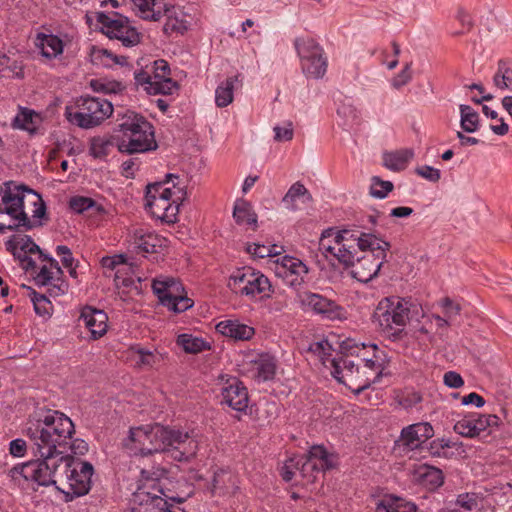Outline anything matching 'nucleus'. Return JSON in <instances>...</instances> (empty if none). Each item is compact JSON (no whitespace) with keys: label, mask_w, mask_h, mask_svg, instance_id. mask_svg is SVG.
Here are the masks:
<instances>
[{"label":"nucleus","mask_w":512,"mask_h":512,"mask_svg":"<svg viewBox=\"0 0 512 512\" xmlns=\"http://www.w3.org/2000/svg\"><path fill=\"white\" fill-rule=\"evenodd\" d=\"M73 422L65 414L48 411L31 423L26 435L31 441V451L36 459L18 464L9 470V477L18 486L32 481L39 486H58L67 455L65 449Z\"/></svg>","instance_id":"f257e3e1"},{"label":"nucleus","mask_w":512,"mask_h":512,"mask_svg":"<svg viewBox=\"0 0 512 512\" xmlns=\"http://www.w3.org/2000/svg\"><path fill=\"white\" fill-rule=\"evenodd\" d=\"M123 447L135 456L170 452L174 460L181 462L196 455L198 443L187 432L154 424L131 428L123 440Z\"/></svg>","instance_id":"f03ea898"},{"label":"nucleus","mask_w":512,"mask_h":512,"mask_svg":"<svg viewBox=\"0 0 512 512\" xmlns=\"http://www.w3.org/2000/svg\"><path fill=\"white\" fill-rule=\"evenodd\" d=\"M168 471L160 466L142 469L132 495L131 512H185L180 507L185 498L174 496L167 488Z\"/></svg>","instance_id":"7ed1b4c3"},{"label":"nucleus","mask_w":512,"mask_h":512,"mask_svg":"<svg viewBox=\"0 0 512 512\" xmlns=\"http://www.w3.org/2000/svg\"><path fill=\"white\" fill-rule=\"evenodd\" d=\"M114 130L122 134L117 139V148L121 153H145L158 147L152 124L134 111L117 110Z\"/></svg>","instance_id":"20e7f679"},{"label":"nucleus","mask_w":512,"mask_h":512,"mask_svg":"<svg viewBox=\"0 0 512 512\" xmlns=\"http://www.w3.org/2000/svg\"><path fill=\"white\" fill-rule=\"evenodd\" d=\"M357 247L363 255L358 256L357 251L351 250V263L345 266L351 267L353 278L367 283L378 275L391 245L373 233L361 232L357 238Z\"/></svg>","instance_id":"39448f33"},{"label":"nucleus","mask_w":512,"mask_h":512,"mask_svg":"<svg viewBox=\"0 0 512 512\" xmlns=\"http://www.w3.org/2000/svg\"><path fill=\"white\" fill-rule=\"evenodd\" d=\"M419 308L410 300L400 297L383 298L376 306L373 313V321L384 332L402 331L406 324L415 316H418Z\"/></svg>","instance_id":"423d86ee"},{"label":"nucleus","mask_w":512,"mask_h":512,"mask_svg":"<svg viewBox=\"0 0 512 512\" xmlns=\"http://www.w3.org/2000/svg\"><path fill=\"white\" fill-rule=\"evenodd\" d=\"M114 112L110 101L101 97L81 96L74 105L67 106V120L82 129H91L102 124Z\"/></svg>","instance_id":"0eeeda50"},{"label":"nucleus","mask_w":512,"mask_h":512,"mask_svg":"<svg viewBox=\"0 0 512 512\" xmlns=\"http://www.w3.org/2000/svg\"><path fill=\"white\" fill-rule=\"evenodd\" d=\"M65 464H67L68 469H63L58 484L67 486L68 490L61 486H57V489L65 494L66 501H71L75 497L84 496L90 491L94 469L91 463L75 459L70 455H67Z\"/></svg>","instance_id":"6e6552de"},{"label":"nucleus","mask_w":512,"mask_h":512,"mask_svg":"<svg viewBox=\"0 0 512 512\" xmlns=\"http://www.w3.org/2000/svg\"><path fill=\"white\" fill-rule=\"evenodd\" d=\"M228 287L233 292L250 298L260 296L261 299H268L273 293L268 277L251 267H243L235 271L229 277Z\"/></svg>","instance_id":"1a4fd4ad"},{"label":"nucleus","mask_w":512,"mask_h":512,"mask_svg":"<svg viewBox=\"0 0 512 512\" xmlns=\"http://www.w3.org/2000/svg\"><path fill=\"white\" fill-rule=\"evenodd\" d=\"M24 184L5 181L0 184V214H7L13 220L22 221L24 231L41 226V222H32L23 209Z\"/></svg>","instance_id":"9d476101"},{"label":"nucleus","mask_w":512,"mask_h":512,"mask_svg":"<svg viewBox=\"0 0 512 512\" xmlns=\"http://www.w3.org/2000/svg\"><path fill=\"white\" fill-rule=\"evenodd\" d=\"M331 368L332 376L357 395L375 383V378L371 377L369 371L361 369V364H355L347 356L332 358Z\"/></svg>","instance_id":"9b49d317"},{"label":"nucleus","mask_w":512,"mask_h":512,"mask_svg":"<svg viewBox=\"0 0 512 512\" xmlns=\"http://www.w3.org/2000/svg\"><path fill=\"white\" fill-rule=\"evenodd\" d=\"M303 73L311 78H322L327 70L323 48L311 37H298L294 41Z\"/></svg>","instance_id":"f8f14e48"},{"label":"nucleus","mask_w":512,"mask_h":512,"mask_svg":"<svg viewBox=\"0 0 512 512\" xmlns=\"http://www.w3.org/2000/svg\"><path fill=\"white\" fill-rule=\"evenodd\" d=\"M170 66L164 59L154 61L152 72L139 71L135 73L137 85L143 86L148 94L170 95L178 89V84L171 77Z\"/></svg>","instance_id":"ddd939ff"},{"label":"nucleus","mask_w":512,"mask_h":512,"mask_svg":"<svg viewBox=\"0 0 512 512\" xmlns=\"http://www.w3.org/2000/svg\"><path fill=\"white\" fill-rule=\"evenodd\" d=\"M96 18L101 25V31L110 39L120 40L126 47H132L140 43L141 35L130 25L127 17L118 13L111 16L99 12Z\"/></svg>","instance_id":"4468645a"},{"label":"nucleus","mask_w":512,"mask_h":512,"mask_svg":"<svg viewBox=\"0 0 512 512\" xmlns=\"http://www.w3.org/2000/svg\"><path fill=\"white\" fill-rule=\"evenodd\" d=\"M299 303L304 310L311 311L327 320H343L346 318L345 310L321 294L304 291L298 294Z\"/></svg>","instance_id":"2eb2a0df"},{"label":"nucleus","mask_w":512,"mask_h":512,"mask_svg":"<svg viewBox=\"0 0 512 512\" xmlns=\"http://www.w3.org/2000/svg\"><path fill=\"white\" fill-rule=\"evenodd\" d=\"M340 348L342 354L346 356L355 355L356 357L360 358L362 362L361 369L369 371V373H371V377L375 378V382L379 380L382 375L383 366L381 364V358L376 354L378 351L377 345L370 344L368 346V348H370L373 352L372 357L366 356L365 350L367 349V346L364 343L359 345L351 339L343 341L340 345Z\"/></svg>","instance_id":"dca6fc26"},{"label":"nucleus","mask_w":512,"mask_h":512,"mask_svg":"<svg viewBox=\"0 0 512 512\" xmlns=\"http://www.w3.org/2000/svg\"><path fill=\"white\" fill-rule=\"evenodd\" d=\"M186 194H177L173 197L162 196L157 198L150 196L146 201V207L151 214L166 223H174L177 220L180 202L184 200Z\"/></svg>","instance_id":"f3484780"},{"label":"nucleus","mask_w":512,"mask_h":512,"mask_svg":"<svg viewBox=\"0 0 512 512\" xmlns=\"http://www.w3.org/2000/svg\"><path fill=\"white\" fill-rule=\"evenodd\" d=\"M221 403L232 409L243 412L248 407L249 397L247 388L237 378H230L221 389Z\"/></svg>","instance_id":"a211bd4d"},{"label":"nucleus","mask_w":512,"mask_h":512,"mask_svg":"<svg viewBox=\"0 0 512 512\" xmlns=\"http://www.w3.org/2000/svg\"><path fill=\"white\" fill-rule=\"evenodd\" d=\"M434 435V429L428 422L411 424L401 431L400 441L409 450H415L422 446Z\"/></svg>","instance_id":"6ab92c4d"},{"label":"nucleus","mask_w":512,"mask_h":512,"mask_svg":"<svg viewBox=\"0 0 512 512\" xmlns=\"http://www.w3.org/2000/svg\"><path fill=\"white\" fill-rule=\"evenodd\" d=\"M352 246L342 247L334 242V230L332 228L325 230L319 241V250L328 260H337L343 265L351 263Z\"/></svg>","instance_id":"aec40b11"},{"label":"nucleus","mask_w":512,"mask_h":512,"mask_svg":"<svg viewBox=\"0 0 512 512\" xmlns=\"http://www.w3.org/2000/svg\"><path fill=\"white\" fill-rule=\"evenodd\" d=\"M107 321L108 317L104 311L91 306L84 307L79 317V322L89 330L90 338L93 340L101 338L107 332Z\"/></svg>","instance_id":"412c9836"},{"label":"nucleus","mask_w":512,"mask_h":512,"mask_svg":"<svg viewBox=\"0 0 512 512\" xmlns=\"http://www.w3.org/2000/svg\"><path fill=\"white\" fill-rule=\"evenodd\" d=\"M153 292L157 295L160 303L166 307L184 292L182 283L174 278L154 279L152 283Z\"/></svg>","instance_id":"4be33fe9"},{"label":"nucleus","mask_w":512,"mask_h":512,"mask_svg":"<svg viewBox=\"0 0 512 512\" xmlns=\"http://www.w3.org/2000/svg\"><path fill=\"white\" fill-rule=\"evenodd\" d=\"M174 179H179V176L176 174H167L164 182L149 184L145 195L146 201L151 199L150 196L157 198V196L173 197L177 194H186L184 188L178 187Z\"/></svg>","instance_id":"5701e85b"},{"label":"nucleus","mask_w":512,"mask_h":512,"mask_svg":"<svg viewBox=\"0 0 512 512\" xmlns=\"http://www.w3.org/2000/svg\"><path fill=\"white\" fill-rule=\"evenodd\" d=\"M162 16L166 17V22L163 26V32L166 35L177 33L183 35L188 30V23L184 19L182 13H178L175 6L165 3L162 10Z\"/></svg>","instance_id":"b1692460"},{"label":"nucleus","mask_w":512,"mask_h":512,"mask_svg":"<svg viewBox=\"0 0 512 512\" xmlns=\"http://www.w3.org/2000/svg\"><path fill=\"white\" fill-rule=\"evenodd\" d=\"M216 329L224 336L235 340H249L255 333L254 328L237 320H225L217 324Z\"/></svg>","instance_id":"393cba45"},{"label":"nucleus","mask_w":512,"mask_h":512,"mask_svg":"<svg viewBox=\"0 0 512 512\" xmlns=\"http://www.w3.org/2000/svg\"><path fill=\"white\" fill-rule=\"evenodd\" d=\"M238 489L236 477L229 471L219 469L214 472L210 491L212 494L226 495Z\"/></svg>","instance_id":"a878e982"},{"label":"nucleus","mask_w":512,"mask_h":512,"mask_svg":"<svg viewBox=\"0 0 512 512\" xmlns=\"http://www.w3.org/2000/svg\"><path fill=\"white\" fill-rule=\"evenodd\" d=\"M275 273L277 276L287 279L293 274L306 275L308 268L298 258L285 255L276 260Z\"/></svg>","instance_id":"bb28decb"},{"label":"nucleus","mask_w":512,"mask_h":512,"mask_svg":"<svg viewBox=\"0 0 512 512\" xmlns=\"http://www.w3.org/2000/svg\"><path fill=\"white\" fill-rule=\"evenodd\" d=\"M414 477L418 483L430 489L438 488L444 483L443 472L427 464L419 465L414 471Z\"/></svg>","instance_id":"cd10ccee"},{"label":"nucleus","mask_w":512,"mask_h":512,"mask_svg":"<svg viewBox=\"0 0 512 512\" xmlns=\"http://www.w3.org/2000/svg\"><path fill=\"white\" fill-rule=\"evenodd\" d=\"M35 45L41 50L42 56L53 59L63 52V41L56 35L38 33Z\"/></svg>","instance_id":"c85d7f7f"},{"label":"nucleus","mask_w":512,"mask_h":512,"mask_svg":"<svg viewBox=\"0 0 512 512\" xmlns=\"http://www.w3.org/2000/svg\"><path fill=\"white\" fill-rule=\"evenodd\" d=\"M416 505L403 498L386 495L376 505V512H416Z\"/></svg>","instance_id":"c756f323"},{"label":"nucleus","mask_w":512,"mask_h":512,"mask_svg":"<svg viewBox=\"0 0 512 512\" xmlns=\"http://www.w3.org/2000/svg\"><path fill=\"white\" fill-rule=\"evenodd\" d=\"M163 240L153 232L137 230L134 234V244L143 253H157L163 246Z\"/></svg>","instance_id":"7c9ffc66"},{"label":"nucleus","mask_w":512,"mask_h":512,"mask_svg":"<svg viewBox=\"0 0 512 512\" xmlns=\"http://www.w3.org/2000/svg\"><path fill=\"white\" fill-rule=\"evenodd\" d=\"M414 152L411 149H401L394 152H386L383 154V164L392 171L404 170L409 161L413 158Z\"/></svg>","instance_id":"2f4dec72"},{"label":"nucleus","mask_w":512,"mask_h":512,"mask_svg":"<svg viewBox=\"0 0 512 512\" xmlns=\"http://www.w3.org/2000/svg\"><path fill=\"white\" fill-rule=\"evenodd\" d=\"M6 246L16 257L40 252V247L27 235L13 236L6 242Z\"/></svg>","instance_id":"473e14b6"},{"label":"nucleus","mask_w":512,"mask_h":512,"mask_svg":"<svg viewBox=\"0 0 512 512\" xmlns=\"http://www.w3.org/2000/svg\"><path fill=\"white\" fill-rule=\"evenodd\" d=\"M138 8L141 18L150 21H159L162 17L163 0H132Z\"/></svg>","instance_id":"72a5a7b5"},{"label":"nucleus","mask_w":512,"mask_h":512,"mask_svg":"<svg viewBox=\"0 0 512 512\" xmlns=\"http://www.w3.org/2000/svg\"><path fill=\"white\" fill-rule=\"evenodd\" d=\"M239 83V75H235L218 85L215 91V102L218 107L223 108L232 103L234 89Z\"/></svg>","instance_id":"f704fd0d"},{"label":"nucleus","mask_w":512,"mask_h":512,"mask_svg":"<svg viewBox=\"0 0 512 512\" xmlns=\"http://www.w3.org/2000/svg\"><path fill=\"white\" fill-rule=\"evenodd\" d=\"M300 198H305L308 202L313 200L311 193L301 182L298 181L292 184L288 189L287 193L282 198V204L286 209L296 211L298 209L296 201Z\"/></svg>","instance_id":"c9c22d12"},{"label":"nucleus","mask_w":512,"mask_h":512,"mask_svg":"<svg viewBox=\"0 0 512 512\" xmlns=\"http://www.w3.org/2000/svg\"><path fill=\"white\" fill-rule=\"evenodd\" d=\"M493 84L500 90L512 92V62L499 60L497 70L493 76Z\"/></svg>","instance_id":"e433bc0d"},{"label":"nucleus","mask_w":512,"mask_h":512,"mask_svg":"<svg viewBox=\"0 0 512 512\" xmlns=\"http://www.w3.org/2000/svg\"><path fill=\"white\" fill-rule=\"evenodd\" d=\"M233 217L239 225H256L257 223V215L253 211L251 204L243 199L236 201L233 209Z\"/></svg>","instance_id":"4c0bfd02"},{"label":"nucleus","mask_w":512,"mask_h":512,"mask_svg":"<svg viewBox=\"0 0 512 512\" xmlns=\"http://www.w3.org/2000/svg\"><path fill=\"white\" fill-rule=\"evenodd\" d=\"M176 342L186 353L190 354H197L210 348V345L202 338L186 333L180 334Z\"/></svg>","instance_id":"58836bf2"},{"label":"nucleus","mask_w":512,"mask_h":512,"mask_svg":"<svg viewBox=\"0 0 512 512\" xmlns=\"http://www.w3.org/2000/svg\"><path fill=\"white\" fill-rule=\"evenodd\" d=\"M460 110V125L461 128L468 133H473L479 128V114L471 106L461 104Z\"/></svg>","instance_id":"ea45409f"},{"label":"nucleus","mask_w":512,"mask_h":512,"mask_svg":"<svg viewBox=\"0 0 512 512\" xmlns=\"http://www.w3.org/2000/svg\"><path fill=\"white\" fill-rule=\"evenodd\" d=\"M38 119V114L33 110L23 108L14 118L13 126L33 134L37 130L36 120Z\"/></svg>","instance_id":"a19ab883"},{"label":"nucleus","mask_w":512,"mask_h":512,"mask_svg":"<svg viewBox=\"0 0 512 512\" xmlns=\"http://www.w3.org/2000/svg\"><path fill=\"white\" fill-rule=\"evenodd\" d=\"M305 458L315 462L316 465L320 469L329 470L334 467V463L332 461V455H330L324 446L322 445H314L310 448Z\"/></svg>","instance_id":"79ce46f5"},{"label":"nucleus","mask_w":512,"mask_h":512,"mask_svg":"<svg viewBox=\"0 0 512 512\" xmlns=\"http://www.w3.org/2000/svg\"><path fill=\"white\" fill-rule=\"evenodd\" d=\"M295 459L297 470L307 482H314L319 473L326 471L325 469H320L315 462H312L304 456H296Z\"/></svg>","instance_id":"37998d69"},{"label":"nucleus","mask_w":512,"mask_h":512,"mask_svg":"<svg viewBox=\"0 0 512 512\" xmlns=\"http://www.w3.org/2000/svg\"><path fill=\"white\" fill-rule=\"evenodd\" d=\"M276 373V362L272 357H263L256 362L255 378L259 382L272 380Z\"/></svg>","instance_id":"c03bdc74"},{"label":"nucleus","mask_w":512,"mask_h":512,"mask_svg":"<svg viewBox=\"0 0 512 512\" xmlns=\"http://www.w3.org/2000/svg\"><path fill=\"white\" fill-rule=\"evenodd\" d=\"M470 416L473 423L472 428L475 430V437L490 427H498L500 425V418L494 414Z\"/></svg>","instance_id":"a18cd8bd"},{"label":"nucleus","mask_w":512,"mask_h":512,"mask_svg":"<svg viewBox=\"0 0 512 512\" xmlns=\"http://www.w3.org/2000/svg\"><path fill=\"white\" fill-rule=\"evenodd\" d=\"M26 198H28L29 202L32 203L35 207V209L32 211V217L36 219L44 218L46 216V205L40 194L25 185L23 201Z\"/></svg>","instance_id":"49530a36"},{"label":"nucleus","mask_w":512,"mask_h":512,"mask_svg":"<svg viewBox=\"0 0 512 512\" xmlns=\"http://www.w3.org/2000/svg\"><path fill=\"white\" fill-rule=\"evenodd\" d=\"M29 291V296L34 305L36 314L40 316L50 315L51 303L44 294L37 293L34 289L23 285Z\"/></svg>","instance_id":"de8ad7c7"},{"label":"nucleus","mask_w":512,"mask_h":512,"mask_svg":"<svg viewBox=\"0 0 512 512\" xmlns=\"http://www.w3.org/2000/svg\"><path fill=\"white\" fill-rule=\"evenodd\" d=\"M111 146V140L100 136L93 137L90 140V155L93 156L94 158H105L108 155Z\"/></svg>","instance_id":"09e8293b"},{"label":"nucleus","mask_w":512,"mask_h":512,"mask_svg":"<svg viewBox=\"0 0 512 512\" xmlns=\"http://www.w3.org/2000/svg\"><path fill=\"white\" fill-rule=\"evenodd\" d=\"M90 85L95 92H102L106 94H117L124 90V85L121 82L114 80H92Z\"/></svg>","instance_id":"8fccbe9b"},{"label":"nucleus","mask_w":512,"mask_h":512,"mask_svg":"<svg viewBox=\"0 0 512 512\" xmlns=\"http://www.w3.org/2000/svg\"><path fill=\"white\" fill-rule=\"evenodd\" d=\"M91 62L94 65L103 66V67H112L114 54L107 49L93 47L91 50Z\"/></svg>","instance_id":"3c124183"},{"label":"nucleus","mask_w":512,"mask_h":512,"mask_svg":"<svg viewBox=\"0 0 512 512\" xmlns=\"http://www.w3.org/2000/svg\"><path fill=\"white\" fill-rule=\"evenodd\" d=\"M361 235L355 234L354 231L350 229H343L338 232H334V242L337 245H342V247L352 246L351 250H355V245L357 246V238Z\"/></svg>","instance_id":"603ef678"},{"label":"nucleus","mask_w":512,"mask_h":512,"mask_svg":"<svg viewBox=\"0 0 512 512\" xmlns=\"http://www.w3.org/2000/svg\"><path fill=\"white\" fill-rule=\"evenodd\" d=\"M423 400L422 395L414 390H406L397 397L398 404L406 410L417 407Z\"/></svg>","instance_id":"864d4df0"},{"label":"nucleus","mask_w":512,"mask_h":512,"mask_svg":"<svg viewBox=\"0 0 512 512\" xmlns=\"http://www.w3.org/2000/svg\"><path fill=\"white\" fill-rule=\"evenodd\" d=\"M393 183L390 181L381 180L378 177L372 179L370 194L379 199L385 198L389 192L393 190Z\"/></svg>","instance_id":"5fc2aeb1"},{"label":"nucleus","mask_w":512,"mask_h":512,"mask_svg":"<svg viewBox=\"0 0 512 512\" xmlns=\"http://www.w3.org/2000/svg\"><path fill=\"white\" fill-rule=\"evenodd\" d=\"M136 353L138 355L136 363L139 366L153 367L159 361V356L152 351L139 348Z\"/></svg>","instance_id":"6e6d98bb"},{"label":"nucleus","mask_w":512,"mask_h":512,"mask_svg":"<svg viewBox=\"0 0 512 512\" xmlns=\"http://www.w3.org/2000/svg\"><path fill=\"white\" fill-rule=\"evenodd\" d=\"M74 433H75V429L73 428V430L71 431L70 436H69L67 448L65 449V455H68L69 450L73 454H76V455L77 454L83 455L88 451V444L84 440H82V439L72 440V436Z\"/></svg>","instance_id":"4d7b16f0"},{"label":"nucleus","mask_w":512,"mask_h":512,"mask_svg":"<svg viewBox=\"0 0 512 512\" xmlns=\"http://www.w3.org/2000/svg\"><path fill=\"white\" fill-rule=\"evenodd\" d=\"M194 302L192 299H190L189 297H187L185 291L182 292L180 295L177 296V298L175 299V301L172 302V304H170L167 308H169L170 310L176 312V313H180V312H184L186 310H188L189 308H191L193 306Z\"/></svg>","instance_id":"13d9d810"},{"label":"nucleus","mask_w":512,"mask_h":512,"mask_svg":"<svg viewBox=\"0 0 512 512\" xmlns=\"http://www.w3.org/2000/svg\"><path fill=\"white\" fill-rule=\"evenodd\" d=\"M473 423L471 420V416L465 417L456 422L454 425V430L456 433L464 436V437H475V430H473Z\"/></svg>","instance_id":"bf43d9fd"},{"label":"nucleus","mask_w":512,"mask_h":512,"mask_svg":"<svg viewBox=\"0 0 512 512\" xmlns=\"http://www.w3.org/2000/svg\"><path fill=\"white\" fill-rule=\"evenodd\" d=\"M274 248L275 245L272 247H268L265 245L253 243L247 246V252L256 258H265L273 254H277V252L274 251Z\"/></svg>","instance_id":"052dcab7"},{"label":"nucleus","mask_w":512,"mask_h":512,"mask_svg":"<svg viewBox=\"0 0 512 512\" xmlns=\"http://www.w3.org/2000/svg\"><path fill=\"white\" fill-rule=\"evenodd\" d=\"M55 279L54 271L47 265L41 267L40 271L35 276L34 280L37 286H46L52 283Z\"/></svg>","instance_id":"680f3d73"},{"label":"nucleus","mask_w":512,"mask_h":512,"mask_svg":"<svg viewBox=\"0 0 512 512\" xmlns=\"http://www.w3.org/2000/svg\"><path fill=\"white\" fill-rule=\"evenodd\" d=\"M94 205V201L88 197H73L70 200V208L77 212L82 213Z\"/></svg>","instance_id":"e2e57ef3"},{"label":"nucleus","mask_w":512,"mask_h":512,"mask_svg":"<svg viewBox=\"0 0 512 512\" xmlns=\"http://www.w3.org/2000/svg\"><path fill=\"white\" fill-rule=\"evenodd\" d=\"M412 79L411 63H407L405 67L398 73L392 80V85L395 88H400L406 85Z\"/></svg>","instance_id":"0e129e2a"},{"label":"nucleus","mask_w":512,"mask_h":512,"mask_svg":"<svg viewBox=\"0 0 512 512\" xmlns=\"http://www.w3.org/2000/svg\"><path fill=\"white\" fill-rule=\"evenodd\" d=\"M275 136L274 139L278 142L282 141H290L293 138L294 131L292 127V123L288 122L285 127H274Z\"/></svg>","instance_id":"69168bd1"},{"label":"nucleus","mask_w":512,"mask_h":512,"mask_svg":"<svg viewBox=\"0 0 512 512\" xmlns=\"http://www.w3.org/2000/svg\"><path fill=\"white\" fill-rule=\"evenodd\" d=\"M443 382L449 388H460L464 385L461 375L455 371H448L443 376Z\"/></svg>","instance_id":"338daca9"},{"label":"nucleus","mask_w":512,"mask_h":512,"mask_svg":"<svg viewBox=\"0 0 512 512\" xmlns=\"http://www.w3.org/2000/svg\"><path fill=\"white\" fill-rule=\"evenodd\" d=\"M416 173L431 182H437L440 179V171L432 166L424 165L418 167L416 168Z\"/></svg>","instance_id":"774afa93"}]
</instances>
